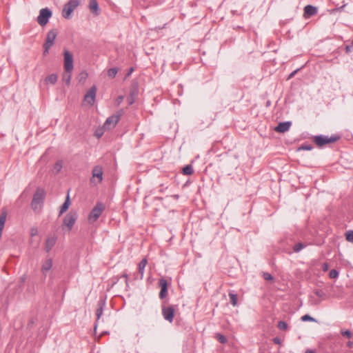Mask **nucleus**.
Returning <instances> with one entry per match:
<instances>
[{"instance_id": "obj_38", "label": "nucleus", "mask_w": 353, "mask_h": 353, "mask_svg": "<svg viewBox=\"0 0 353 353\" xmlns=\"http://www.w3.org/2000/svg\"><path fill=\"white\" fill-rule=\"evenodd\" d=\"M263 278L266 281H272L273 280V276L270 273H268V272L263 273Z\"/></svg>"}, {"instance_id": "obj_34", "label": "nucleus", "mask_w": 353, "mask_h": 353, "mask_svg": "<svg viewBox=\"0 0 353 353\" xmlns=\"http://www.w3.org/2000/svg\"><path fill=\"white\" fill-rule=\"evenodd\" d=\"M312 148L311 144H303L299 148V150H311Z\"/></svg>"}, {"instance_id": "obj_19", "label": "nucleus", "mask_w": 353, "mask_h": 353, "mask_svg": "<svg viewBox=\"0 0 353 353\" xmlns=\"http://www.w3.org/2000/svg\"><path fill=\"white\" fill-rule=\"evenodd\" d=\"M56 243L55 237H48L46 241L45 250L47 252H49L54 247Z\"/></svg>"}, {"instance_id": "obj_29", "label": "nucleus", "mask_w": 353, "mask_h": 353, "mask_svg": "<svg viewBox=\"0 0 353 353\" xmlns=\"http://www.w3.org/2000/svg\"><path fill=\"white\" fill-rule=\"evenodd\" d=\"M63 168V163L61 161H58L56 162V163L54 165V170L56 171L57 173H59Z\"/></svg>"}, {"instance_id": "obj_10", "label": "nucleus", "mask_w": 353, "mask_h": 353, "mask_svg": "<svg viewBox=\"0 0 353 353\" xmlns=\"http://www.w3.org/2000/svg\"><path fill=\"white\" fill-rule=\"evenodd\" d=\"M64 56V70L65 72H72L73 65V57L72 54L68 50H65L63 53Z\"/></svg>"}, {"instance_id": "obj_45", "label": "nucleus", "mask_w": 353, "mask_h": 353, "mask_svg": "<svg viewBox=\"0 0 353 353\" xmlns=\"http://www.w3.org/2000/svg\"><path fill=\"white\" fill-rule=\"evenodd\" d=\"M34 321H35L34 319H32V320L29 322V323L28 324V328H30L31 325L34 323Z\"/></svg>"}, {"instance_id": "obj_47", "label": "nucleus", "mask_w": 353, "mask_h": 353, "mask_svg": "<svg viewBox=\"0 0 353 353\" xmlns=\"http://www.w3.org/2000/svg\"><path fill=\"white\" fill-rule=\"evenodd\" d=\"M123 97H122V96L119 97L117 99L118 103H120L123 101Z\"/></svg>"}, {"instance_id": "obj_8", "label": "nucleus", "mask_w": 353, "mask_h": 353, "mask_svg": "<svg viewBox=\"0 0 353 353\" xmlns=\"http://www.w3.org/2000/svg\"><path fill=\"white\" fill-rule=\"evenodd\" d=\"M57 32L55 30H52L50 32H48L46 42L43 45L44 51L43 54L46 55L48 53L49 49L51 48V46H53L54 41L57 37Z\"/></svg>"}, {"instance_id": "obj_36", "label": "nucleus", "mask_w": 353, "mask_h": 353, "mask_svg": "<svg viewBox=\"0 0 353 353\" xmlns=\"http://www.w3.org/2000/svg\"><path fill=\"white\" fill-rule=\"evenodd\" d=\"M301 320L303 321H316V320L313 317L310 316L309 314L303 315L301 317Z\"/></svg>"}, {"instance_id": "obj_40", "label": "nucleus", "mask_w": 353, "mask_h": 353, "mask_svg": "<svg viewBox=\"0 0 353 353\" xmlns=\"http://www.w3.org/2000/svg\"><path fill=\"white\" fill-rule=\"evenodd\" d=\"M298 71H299V69H297V70H296L293 71V72H292L289 75V77H288V79H289L292 78Z\"/></svg>"}, {"instance_id": "obj_26", "label": "nucleus", "mask_w": 353, "mask_h": 353, "mask_svg": "<svg viewBox=\"0 0 353 353\" xmlns=\"http://www.w3.org/2000/svg\"><path fill=\"white\" fill-rule=\"evenodd\" d=\"M345 236L347 241L353 243V230L347 231Z\"/></svg>"}, {"instance_id": "obj_27", "label": "nucleus", "mask_w": 353, "mask_h": 353, "mask_svg": "<svg viewBox=\"0 0 353 353\" xmlns=\"http://www.w3.org/2000/svg\"><path fill=\"white\" fill-rule=\"evenodd\" d=\"M117 72H118V69L117 68H112L108 70V75L111 78H114L117 75Z\"/></svg>"}, {"instance_id": "obj_21", "label": "nucleus", "mask_w": 353, "mask_h": 353, "mask_svg": "<svg viewBox=\"0 0 353 353\" xmlns=\"http://www.w3.org/2000/svg\"><path fill=\"white\" fill-rule=\"evenodd\" d=\"M52 266V262L51 259H47L42 265V271L46 272L49 271Z\"/></svg>"}, {"instance_id": "obj_18", "label": "nucleus", "mask_w": 353, "mask_h": 353, "mask_svg": "<svg viewBox=\"0 0 353 353\" xmlns=\"http://www.w3.org/2000/svg\"><path fill=\"white\" fill-rule=\"evenodd\" d=\"M105 305V301L104 299H101L98 301V309L96 311V315H97V320H99L100 319V317L101 316Z\"/></svg>"}, {"instance_id": "obj_25", "label": "nucleus", "mask_w": 353, "mask_h": 353, "mask_svg": "<svg viewBox=\"0 0 353 353\" xmlns=\"http://www.w3.org/2000/svg\"><path fill=\"white\" fill-rule=\"evenodd\" d=\"M229 296H230V303H232V305L233 306H236L237 305V300H238L237 295L234 293L230 292Z\"/></svg>"}, {"instance_id": "obj_48", "label": "nucleus", "mask_w": 353, "mask_h": 353, "mask_svg": "<svg viewBox=\"0 0 353 353\" xmlns=\"http://www.w3.org/2000/svg\"><path fill=\"white\" fill-rule=\"evenodd\" d=\"M305 353H315V352L312 350L308 349L305 351Z\"/></svg>"}, {"instance_id": "obj_2", "label": "nucleus", "mask_w": 353, "mask_h": 353, "mask_svg": "<svg viewBox=\"0 0 353 353\" xmlns=\"http://www.w3.org/2000/svg\"><path fill=\"white\" fill-rule=\"evenodd\" d=\"M340 139V136L337 134H333L330 137L319 135L314 137V142L319 147H322L325 144L332 143L337 141Z\"/></svg>"}, {"instance_id": "obj_43", "label": "nucleus", "mask_w": 353, "mask_h": 353, "mask_svg": "<svg viewBox=\"0 0 353 353\" xmlns=\"http://www.w3.org/2000/svg\"><path fill=\"white\" fill-rule=\"evenodd\" d=\"M323 271H327L328 270V265L327 263H324L323 265Z\"/></svg>"}, {"instance_id": "obj_15", "label": "nucleus", "mask_w": 353, "mask_h": 353, "mask_svg": "<svg viewBox=\"0 0 353 353\" xmlns=\"http://www.w3.org/2000/svg\"><path fill=\"white\" fill-rule=\"evenodd\" d=\"M317 13V8L312 5H307L304 8L303 16L305 18H309Z\"/></svg>"}, {"instance_id": "obj_17", "label": "nucleus", "mask_w": 353, "mask_h": 353, "mask_svg": "<svg viewBox=\"0 0 353 353\" xmlns=\"http://www.w3.org/2000/svg\"><path fill=\"white\" fill-rule=\"evenodd\" d=\"M88 8L94 15L97 16L99 14L100 10L97 0H90Z\"/></svg>"}, {"instance_id": "obj_24", "label": "nucleus", "mask_w": 353, "mask_h": 353, "mask_svg": "<svg viewBox=\"0 0 353 353\" xmlns=\"http://www.w3.org/2000/svg\"><path fill=\"white\" fill-rule=\"evenodd\" d=\"M193 168L190 165H185L182 170L183 174L185 175H190L193 173Z\"/></svg>"}, {"instance_id": "obj_14", "label": "nucleus", "mask_w": 353, "mask_h": 353, "mask_svg": "<svg viewBox=\"0 0 353 353\" xmlns=\"http://www.w3.org/2000/svg\"><path fill=\"white\" fill-rule=\"evenodd\" d=\"M148 263L147 259H143L138 265V273L134 276L135 279L142 280L144 275L145 268Z\"/></svg>"}, {"instance_id": "obj_28", "label": "nucleus", "mask_w": 353, "mask_h": 353, "mask_svg": "<svg viewBox=\"0 0 353 353\" xmlns=\"http://www.w3.org/2000/svg\"><path fill=\"white\" fill-rule=\"evenodd\" d=\"M305 245L302 243H298L295 244L293 247V250L295 252H300L303 248H304Z\"/></svg>"}, {"instance_id": "obj_5", "label": "nucleus", "mask_w": 353, "mask_h": 353, "mask_svg": "<svg viewBox=\"0 0 353 353\" xmlns=\"http://www.w3.org/2000/svg\"><path fill=\"white\" fill-rule=\"evenodd\" d=\"M103 168L100 165H96L93 168L92 171V178L90 179V183L94 185H97L101 183L103 180Z\"/></svg>"}, {"instance_id": "obj_33", "label": "nucleus", "mask_w": 353, "mask_h": 353, "mask_svg": "<svg viewBox=\"0 0 353 353\" xmlns=\"http://www.w3.org/2000/svg\"><path fill=\"white\" fill-rule=\"evenodd\" d=\"M37 234H38V229H37V228L32 227L30 229V236H31V238L33 239V237L37 236ZM33 241H34L33 239H31V243H33Z\"/></svg>"}, {"instance_id": "obj_42", "label": "nucleus", "mask_w": 353, "mask_h": 353, "mask_svg": "<svg viewBox=\"0 0 353 353\" xmlns=\"http://www.w3.org/2000/svg\"><path fill=\"white\" fill-rule=\"evenodd\" d=\"M273 341L276 344H280L281 343V340L279 338H274L273 339Z\"/></svg>"}, {"instance_id": "obj_31", "label": "nucleus", "mask_w": 353, "mask_h": 353, "mask_svg": "<svg viewBox=\"0 0 353 353\" xmlns=\"http://www.w3.org/2000/svg\"><path fill=\"white\" fill-rule=\"evenodd\" d=\"M341 334L344 336V337H346L347 339H351L352 336H353V334L352 333L348 330H341Z\"/></svg>"}, {"instance_id": "obj_20", "label": "nucleus", "mask_w": 353, "mask_h": 353, "mask_svg": "<svg viewBox=\"0 0 353 353\" xmlns=\"http://www.w3.org/2000/svg\"><path fill=\"white\" fill-rule=\"evenodd\" d=\"M70 205V196H69V194H68L65 201H64V203H63V205L61 207V209L59 211V216H61L62 214H63L65 211L68 210Z\"/></svg>"}, {"instance_id": "obj_9", "label": "nucleus", "mask_w": 353, "mask_h": 353, "mask_svg": "<svg viewBox=\"0 0 353 353\" xmlns=\"http://www.w3.org/2000/svg\"><path fill=\"white\" fill-rule=\"evenodd\" d=\"M77 214L70 212L66 214L63 219V225L68 228V230H71L77 219Z\"/></svg>"}, {"instance_id": "obj_3", "label": "nucleus", "mask_w": 353, "mask_h": 353, "mask_svg": "<svg viewBox=\"0 0 353 353\" xmlns=\"http://www.w3.org/2000/svg\"><path fill=\"white\" fill-rule=\"evenodd\" d=\"M123 114V110H120L117 111L114 114L109 117L103 124V128L105 130H111L115 127L117 123L120 120L121 116Z\"/></svg>"}, {"instance_id": "obj_37", "label": "nucleus", "mask_w": 353, "mask_h": 353, "mask_svg": "<svg viewBox=\"0 0 353 353\" xmlns=\"http://www.w3.org/2000/svg\"><path fill=\"white\" fill-rule=\"evenodd\" d=\"M217 339L221 343H225L227 341V339L222 334H217Z\"/></svg>"}, {"instance_id": "obj_50", "label": "nucleus", "mask_w": 353, "mask_h": 353, "mask_svg": "<svg viewBox=\"0 0 353 353\" xmlns=\"http://www.w3.org/2000/svg\"><path fill=\"white\" fill-rule=\"evenodd\" d=\"M129 103H130V105L133 103V100H132V99H129Z\"/></svg>"}, {"instance_id": "obj_44", "label": "nucleus", "mask_w": 353, "mask_h": 353, "mask_svg": "<svg viewBox=\"0 0 353 353\" xmlns=\"http://www.w3.org/2000/svg\"><path fill=\"white\" fill-rule=\"evenodd\" d=\"M347 346L348 347H350V348L352 347H353V342H352V341H348V342L347 343Z\"/></svg>"}, {"instance_id": "obj_35", "label": "nucleus", "mask_w": 353, "mask_h": 353, "mask_svg": "<svg viewBox=\"0 0 353 353\" xmlns=\"http://www.w3.org/2000/svg\"><path fill=\"white\" fill-rule=\"evenodd\" d=\"M339 272L336 270H332L329 273V276L331 279H336L339 276Z\"/></svg>"}, {"instance_id": "obj_22", "label": "nucleus", "mask_w": 353, "mask_h": 353, "mask_svg": "<svg viewBox=\"0 0 353 353\" xmlns=\"http://www.w3.org/2000/svg\"><path fill=\"white\" fill-rule=\"evenodd\" d=\"M58 77L56 74H52L48 76L45 81L46 83L54 84L57 81Z\"/></svg>"}, {"instance_id": "obj_46", "label": "nucleus", "mask_w": 353, "mask_h": 353, "mask_svg": "<svg viewBox=\"0 0 353 353\" xmlns=\"http://www.w3.org/2000/svg\"><path fill=\"white\" fill-rule=\"evenodd\" d=\"M41 332H43V336H41V339L43 338L46 335V334H47L46 328L43 327Z\"/></svg>"}, {"instance_id": "obj_16", "label": "nucleus", "mask_w": 353, "mask_h": 353, "mask_svg": "<svg viewBox=\"0 0 353 353\" xmlns=\"http://www.w3.org/2000/svg\"><path fill=\"white\" fill-rule=\"evenodd\" d=\"M291 125L292 123L290 121L281 122L274 128V130L278 132L284 133L290 130Z\"/></svg>"}, {"instance_id": "obj_7", "label": "nucleus", "mask_w": 353, "mask_h": 353, "mask_svg": "<svg viewBox=\"0 0 353 353\" xmlns=\"http://www.w3.org/2000/svg\"><path fill=\"white\" fill-rule=\"evenodd\" d=\"M105 209V205L102 203H97L94 208L90 212L88 219L90 222L96 221L102 214Z\"/></svg>"}, {"instance_id": "obj_23", "label": "nucleus", "mask_w": 353, "mask_h": 353, "mask_svg": "<svg viewBox=\"0 0 353 353\" xmlns=\"http://www.w3.org/2000/svg\"><path fill=\"white\" fill-rule=\"evenodd\" d=\"M71 72H64L63 75V81L68 85H69L70 83V80H71Z\"/></svg>"}, {"instance_id": "obj_1", "label": "nucleus", "mask_w": 353, "mask_h": 353, "mask_svg": "<svg viewBox=\"0 0 353 353\" xmlns=\"http://www.w3.org/2000/svg\"><path fill=\"white\" fill-rule=\"evenodd\" d=\"M45 198V192L42 189H37L34 194L31 203V208L35 212H39L43 207Z\"/></svg>"}, {"instance_id": "obj_11", "label": "nucleus", "mask_w": 353, "mask_h": 353, "mask_svg": "<svg viewBox=\"0 0 353 353\" xmlns=\"http://www.w3.org/2000/svg\"><path fill=\"white\" fill-rule=\"evenodd\" d=\"M97 87L94 85L85 93L84 96V101L90 105H92L95 101Z\"/></svg>"}, {"instance_id": "obj_32", "label": "nucleus", "mask_w": 353, "mask_h": 353, "mask_svg": "<svg viewBox=\"0 0 353 353\" xmlns=\"http://www.w3.org/2000/svg\"><path fill=\"white\" fill-rule=\"evenodd\" d=\"M314 294L322 299H325L326 298L325 294L322 290H315Z\"/></svg>"}, {"instance_id": "obj_4", "label": "nucleus", "mask_w": 353, "mask_h": 353, "mask_svg": "<svg viewBox=\"0 0 353 353\" xmlns=\"http://www.w3.org/2000/svg\"><path fill=\"white\" fill-rule=\"evenodd\" d=\"M79 4L80 2L79 0H70L66 4H65L63 8L62 16L65 19H70L72 12L79 6Z\"/></svg>"}, {"instance_id": "obj_30", "label": "nucleus", "mask_w": 353, "mask_h": 353, "mask_svg": "<svg viewBox=\"0 0 353 353\" xmlns=\"http://www.w3.org/2000/svg\"><path fill=\"white\" fill-rule=\"evenodd\" d=\"M277 327L279 330H288V325L287 324L286 322L285 321H279L278 323V325H277Z\"/></svg>"}, {"instance_id": "obj_13", "label": "nucleus", "mask_w": 353, "mask_h": 353, "mask_svg": "<svg viewBox=\"0 0 353 353\" xmlns=\"http://www.w3.org/2000/svg\"><path fill=\"white\" fill-rule=\"evenodd\" d=\"M174 309L172 306L170 307H162V314L164 319L169 322H172L174 318Z\"/></svg>"}, {"instance_id": "obj_6", "label": "nucleus", "mask_w": 353, "mask_h": 353, "mask_svg": "<svg viewBox=\"0 0 353 353\" xmlns=\"http://www.w3.org/2000/svg\"><path fill=\"white\" fill-rule=\"evenodd\" d=\"M52 11L49 8H42L37 17L38 23L41 26H46L48 23L49 19L52 17Z\"/></svg>"}, {"instance_id": "obj_41", "label": "nucleus", "mask_w": 353, "mask_h": 353, "mask_svg": "<svg viewBox=\"0 0 353 353\" xmlns=\"http://www.w3.org/2000/svg\"><path fill=\"white\" fill-rule=\"evenodd\" d=\"M352 48H353V46H347L345 47L346 52H347V53L350 52L352 50Z\"/></svg>"}, {"instance_id": "obj_51", "label": "nucleus", "mask_w": 353, "mask_h": 353, "mask_svg": "<svg viewBox=\"0 0 353 353\" xmlns=\"http://www.w3.org/2000/svg\"><path fill=\"white\" fill-rule=\"evenodd\" d=\"M352 46H353V39H352Z\"/></svg>"}, {"instance_id": "obj_39", "label": "nucleus", "mask_w": 353, "mask_h": 353, "mask_svg": "<svg viewBox=\"0 0 353 353\" xmlns=\"http://www.w3.org/2000/svg\"><path fill=\"white\" fill-rule=\"evenodd\" d=\"M121 277L125 279V282L127 286H128V274L126 273H124L122 274Z\"/></svg>"}, {"instance_id": "obj_12", "label": "nucleus", "mask_w": 353, "mask_h": 353, "mask_svg": "<svg viewBox=\"0 0 353 353\" xmlns=\"http://www.w3.org/2000/svg\"><path fill=\"white\" fill-rule=\"evenodd\" d=\"M159 285L161 288V290L159 292V298L161 299H163L168 295V281L164 278H161L159 281Z\"/></svg>"}, {"instance_id": "obj_49", "label": "nucleus", "mask_w": 353, "mask_h": 353, "mask_svg": "<svg viewBox=\"0 0 353 353\" xmlns=\"http://www.w3.org/2000/svg\"><path fill=\"white\" fill-rule=\"evenodd\" d=\"M134 69L133 68H131L128 72V73L127 74L128 76L130 75V74L133 72Z\"/></svg>"}]
</instances>
